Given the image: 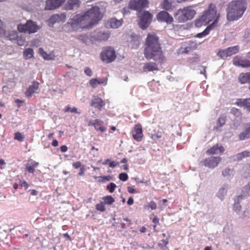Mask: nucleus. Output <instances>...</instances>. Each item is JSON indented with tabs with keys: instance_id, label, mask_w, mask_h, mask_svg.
<instances>
[{
	"instance_id": "72a5a7b5",
	"label": "nucleus",
	"mask_w": 250,
	"mask_h": 250,
	"mask_svg": "<svg viewBox=\"0 0 250 250\" xmlns=\"http://www.w3.org/2000/svg\"><path fill=\"white\" fill-rule=\"evenodd\" d=\"M239 80L241 83H250V72L240 74Z\"/></svg>"
},
{
	"instance_id": "ea45409f",
	"label": "nucleus",
	"mask_w": 250,
	"mask_h": 250,
	"mask_svg": "<svg viewBox=\"0 0 250 250\" xmlns=\"http://www.w3.org/2000/svg\"><path fill=\"white\" fill-rule=\"evenodd\" d=\"M96 208L97 210L100 211L101 212H104L105 211V207L104 204L103 202H101L100 203L97 204L96 205Z\"/></svg>"
},
{
	"instance_id": "13d9d810",
	"label": "nucleus",
	"mask_w": 250,
	"mask_h": 250,
	"mask_svg": "<svg viewBox=\"0 0 250 250\" xmlns=\"http://www.w3.org/2000/svg\"><path fill=\"white\" fill-rule=\"evenodd\" d=\"M55 56L53 53L47 54V56L45 58L46 60H55Z\"/></svg>"
},
{
	"instance_id": "bf43d9fd",
	"label": "nucleus",
	"mask_w": 250,
	"mask_h": 250,
	"mask_svg": "<svg viewBox=\"0 0 250 250\" xmlns=\"http://www.w3.org/2000/svg\"><path fill=\"white\" fill-rule=\"evenodd\" d=\"M39 53L41 56H42L43 59L45 60V58L46 57L48 53H47L45 51L43 50L42 48H40L39 49Z\"/></svg>"
},
{
	"instance_id": "2f4dec72",
	"label": "nucleus",
	"mask_w": 250,
	"mask_h": 250,
	"mask_svg": "<svg viewBox=\"0 0 250 250\" xmlns=\"http://www.w3.org/2000/svg\"><path fill=\"white\" fill-rule=\"evenodd\" d=\"M144 71H152L158 70L156 62H149L144 64L143 66Z\"/></svg>"
},
{
	"instance_id": "338daca9",
	"label": "nucleus",
	"mask_w": 250,
	"mask_h": 250,
	"mask_svg": "<svg viewBox=\"0 0 250 250\" xmlns=\"http://www.w3.org/2000/svg\"><path fill=\"white\" fill-rule=\"evenodd\" d=\"M61 151L62 152H65L67 151L68 148L67 146L65 145H62L60 147Z\"/></svg>"
},
{
	"instance_id": "864d4df0",
	"label": "nucleus",
	"mask_w": 250,
	"mask_h": 250,
	"mask_svg": "<svg viewBox=\"0 0 250 250\" xmlns=\"http://www.w3.org/2000/svg\"><path fill=\"white\" fill-rule=\"evenodd\" d=\"M230 113L236 116H239L240 114V111L238 109L234 107H233L231 109Z\"/></svg>"
},
{
	"instance_id": "774afa93",
	"label": "nucleus",
	"mask_w": 250,
	"mask_h": 250,
	"mask_svg": "<svg viewBox=\"0 0 250 250\" xmlns=\"http://www.w3.org/2000/svg\"><path fill=\"white\" fill-rule=\"evenodd\" d=\"M133 202H134V200H133V199L132 197H130L128 199V200L127 201V204L130 206V205H132L133 204Z\"/></svg>"
},
{
	"instance_id": "de8ad7c7",
	"label": "nucleus",
	"mask_w": 250,
	"mask_h": 250,
	"mask_svg": "<svg viewBox=\"0 0 250 250\" xmlns=\"http://www.w3.org/2000/svg\"><path fill=\"white\" fill-rule=\"evenodd\" d=\"M128 176L126 173H121L119 175V178L122 181H126L128 179Z\"/></svg>"
},
{
	"instance_id": "9d476101",
	"label": "nucleus",
	"mask_w": 250,
	"mask_h": 250,
	"mask_svg": "<svg viewBox=\"0 0 250 250\" xmlns=\"http://www.w3.org/2000/svg\"><path fill=\"white\" fill-rule=\"evenodd\" d=\"M148 0H130L129 3V9L139 11L148 6Z\"/></svg>"
},
{
	"instance_id": "5701e85b",
	"label": "nucleus",
	"mask_w": 250,
	"mask_h": 250,
	"mask_svg": "<svg viewBox=\"0 0 250 250\" xmlns=\"http://www.w3.org/2000/svg\"><path fill=\"white\" fill-rule=\"evenodd\" d=\"M80 5L79 0H68L64 8L66 10H70L78 8Z\"/></svg>"
},
{
	"instance_id": "473e14b6",
	"label": "nucleus",
	"mask_w": 250,
	"mask_h": 250,
	"mask_svg": "<svg viewBox=\"0 0 250 250\" xmlns=\"http://www.w3.org/2000/svg\"><path fill=\"white\" fill-rule=\"evenodd\" d=\"M222 175L228 179H231L234 175V170L233 168L226 167L222 171Z\"/></svg>"
},
{
	"instance_id": "f704fd0d",
	"label": "nucleus",
	"mask_w": 250,
	"mask_h": 250,
	"mask_svg": "<svg viewBox=\"0 0 250 250\" xmlns=\"http://www.w3.org/2000/svg\"><path fill=\"white\" fill-rule=\"evenodd\" d=\"M5 37L11 41H16V39L18 38V33L16 31H9L5 32Z\"/></svg>"
},
{
	"instance_id": "7c9ffc66",
	"label": "nucleus",
	"mask_w": 250,
	"mask_h": 250,
	"mask_svg": "<svg viewBox=\"0 0 250 250\" xmlns=\"http://www.w3.org/2000/svg\"><path fill=\"white\" fill-rule=\"evenodd\" d=\"M173 2L174 0H163L160 6L161 8L165 9V11H169L173 8Z\"/></svg>"
},
{
	"instance_id": "a211bd4d",
	"label": "nucleus",
	"mask_w": 250,
	"mask_h": 250,
	"mask_svg": "<svg viewBox=\"0 0 250 250\" xmlns=\"http://www.w3.org/2000/svg\"><path fill=\"white\" fill-rule=\"evenodd\" d=\"M90 105L101 110L104 106L105 102L101 98L97 96H94L91 100Z\"/></svg>"
},
{
	"instance_id": "a878e982",
	"label": "nucleus",
	"mask_w": 250,
	"mask_h": 250,
	"mask_svg": "<svg viewBox=\"0 0 250 250\" xmlns=\"http://www.w3.org/2000/svg\"><path fill=\"white\" fill-rule=\"evenodd\" d=\"M131 40L130 41L132 48H137L140 44L141 38L139 35L132 33L131 35Z\"/></svg>"
},
{
	"instance_id": "dca6fc26",
	"label": "nucleus",
	"mask_w": 250,
	"mask_h": 250,
	"mask_svg": "<svg viewBox=\"0 0 250 250\" xmlns=\"http://www.w3.org/2000/svg\"><path fill=\"white\" fill-rule=\"evenodd\" d=\"M133 138L138 142L142 140L143 137V131L142 126L140 124H137L134 127V130L132 131Z\"/></svg>"
},
{
	"instance_id": "c03bdc74",
	"label": "nucleus",
	"mask_w": 250,
	"mask_h": 250,
	"mask_svg": "<svg viewBox=\"0 0 250 250\" xmlns=\"http://www.w3.org/2000/svg\"><path fill=\"white\" fill-rule=\"evenodd\" d=\"M162 136V133L160 131H158L156 133L151 135V138L154 140H157L161 138Z\"/></svg>"
},
{
	"instance_id": "c85d7f7f",
	"label": "nucleus",
	"mask_w": 250,
	"mask_h": 250,
	"mask_svg": "<svg viewBox=\"0 0 250 250\" xmlns=\"http://www.w3.org/2000/svg\"><path fill=\"white\" fill-rule=\"evenodd\" d=\"M123 21L122 19L117 20L115 18H112L108 21V24L110 28L116 29L121 26Z\"/></svg>"
},
{
	"instance_id": "2eb2a0df",
	"label": "nucleus",
	"mask_w": 250,
	"mask_h": 250,
	"mask_svg": "<svg viewBox=\"0 0 250 250\" xmlns=\"http://www.w3.org/2000/svg\"><path fill=\"white\" fill-rule=\"evenodd\" d=\"M65 0H46L45 9L48 10L55 9L60 7Z\"/></svg>"
},
{
	"instance_id": "f257e3e1",
	"label": "nucleus",
	"mask_w": 250,
	"mask_h": 250,
	"mask_svg": "<svg viewBox=\"0 0 250 250\" xmlns=\"http://www.w3.org/2000/svg\"><path fill=\"white\" fill-rule=\"evenodd\" d=\"M144 56L147 60H153L160 63L163 62L165 57L156 34H148L145 44Z\"/></svg>"
},
{
	"instance_id": "9b49d317",
	"label": "nucleus",
	"mask_w": 250,
	"mask_h": 250,
	"mask_svg": "<svg viewBox=\"0 0 250 250\" xmlns=\"http://www.w3.org/2000/svg\"><path fill=\"white\" fill-rule=\"evenodd\" d=\"M239 50V46L236 45L228 47L226 49L220 50L217 53V55L222 59H225L228 57L231 56V55L238 53Z\"/></svg>"
},
{
	"instance_id": "e433bc0d",
	"label": "nucleus",
	"mask_w": 250,
	"mask_h": 250,
	"mask_svg": "<svg viewBox=\"0 0 250 250\" xmlns=\"http://www.w3.org/2000/svg\"><path fill=\"white\" fill-rule=\"evenodd\" d=\"M103 200H104V204L108 205H112L115 202V199L111 195L103 197Z\"/></svg>"
},
{
	"instance_id": "37998d69",
	"label": "nucleus",
	"mask_w": 250,
	"mask_h": 250,
	"mask_svg": "<svg viewBox=\"0 0 250 250\" xmlns=\"http://www.w3.org/2000/svg\"><path fill=\"white\" fill-rule=\"evenodd\" d=\"M156 208L157 205L155 202L153 201H150L146 207V209H149V208H151L152 210L155 209Z\"/></svg>"
},
{
	"instance_id": "cd10ccee",
	"label": "nucleus",
	"mask_w": 250,
	"mask_h": 250,
	"mask_svg": "<svg viewBox=\"0 0 250 250\" xmlns=\"http://www.w3.org/2000/svg\"><path fill=\"white\" fill-rule=\"evenodd\" d=\"M242 196H237L234 197V203L233 206V210L239 214L241 210V206L240 205V201L242 200Z\"/></svg>"
},
{
	"instance_id": "7ed1b4c3",
	"label": "nucleus",
	"mask_w": 250,
	"mask_h": 250,
	"mask_svg": "<svg viewBox=\"0 0 250 250\" xmlns=\"http://www.w3.org/2000/svg\"><path fill=\"white\" fill-rule=\"evenodd\" d=\"M216 17L217 11L216 7L211 4L208 10L205 11L202 16L194 21V25L196 27L206 26L215 19L217 20Z\"/></svg>"
},
{
	"instance_id": "423d86ee",
	"label": "nucleus",
	"mask_w": 250,
	"mask_h": 250,
	"mask_svg": "<svg viewBox=\"0 0 250 250\" xmlns=\"http://www.w3.org/2000/svg\"><path fill=\"white\" fill-rule=\"evenodd\" d=\"M40 29V26L31 20L27 21L25 24L20 23L17 26V29L20 32L28 34L35 33Z\"/></svg>"
},
{
	"instance_id": "e2e57ef3",
	"label": "nucleus",
	"mask_w": 250,
	"mask_h": 250,
	"mask_svg": "<svg viewBox=\"0 0 250 250\" xmlns=\"http://www.w3.org/2000/svg\"><path fill=\"white\" fill-rule=\"evenodd\" d=\"M127 191L130 193H137V190L131 187H127Z\"/></svg>"
},
{
	"instance_id": "603ef678",
	"label": "nucleus",
	"mask_w": 250,
	"mask_h": 250,
	"mask_svg": "<svg viewBox=\"0 0 250 250\" xmlns=\"http://www.w3.org/2000/svg\"><path fill=\"white\" fill-rule=\"evenodd\" d=\"M25 168L28 172L31 173H33L35 171L34 168L32 167V166L29 164H26L25 166Z\"/></svg>"
},
{
	"instance_id": "c9c22d12",
	"label": "nucleus",
	"mask_w": 250,
	"mask_h": 250,
	"mask_svg": "<svg viewBox=\"0 0 250 250\" xmlns=\"http://www.w3.org/2000/svg\"><path fill=\"white\" fill-rule=\"evenodd\" d=\"M250 195V182H249L247 185L245 186L242 191V194L239 196H242V198L243 197Z\"/></svg>"
},
{
	"instance_id": "b1692460",
	"label": "nucleus",
	"mask_w": 250,
	"mask_h": 250,
	"mask_svg": "<svg viewBox=\"0 0 250 250\" xmlns=\"http://www.w3.org/2000/svg\"><path fill=\"white\" fill-rule=\"evenodd\" d=\"M224 150L225 149L222 146L216 145L215 146H213L210 149H208L206 151V153L208 155L220 154L223 152Z\"/></svg>"
},
{
	"instance_id": "6e6d98bb",
	"label": "nucleus",
	"mask_w": 250,
	"mask_h": 250,
	"mask_svg": "<svg viewBox=\"0 0 250 250\" xmlns=\"http://www.w3.org/2000/svg\"><path fill=\"white\" fill-rule=\"evenodd\" d=\"M218 125L219 127H222L224 125H225L226 121L224 118L220 117L218 119Z\"/></svg>"
},
{
	"instance_id": "f8f14e48",
	"label": "nucleus",
	"mask_w": 250,
	"mask_h": 250,
	"mask_svg": "<svg viewBox=\"0 0 250 250\" xmlns=\"http://www.w3.org/2000/svg\"><path fill=\"white\" fill-rule=\"evenodd\" d=\"M221 161V158L219 157L211 156L205 159L202 163L206 167L214 168L218 166Z\"/></svg>"
},
{
	"instance_id": "1a4fd4ad",
	"label": "nucleus",
	"mask_w": 250,
	"mask_h": 250,
	"mask_svg": "<svg viewBox=\"0 0 250 250\" xmlns=\"http://www.w3.org/2000/svg\"><path fill=\"white\" fill-rule=\"evenodd\" d=\"M110 36V33L108 31L97 29L91 33L90 37L93 40L98 42L107 41Z\"/></svg>"
},
{
	"instance_id": "69168bd1",
	"label": "nucleus",
	"mask_w": 250,
	"mask_h": 250,
	"mask_svg": "<svg viewBox=\"0 0 250 250\" xmlns=\"http://www.w3.org/2000/svg\"><path fill=\"white\" fill-rule=\"evenodd\" d=\"M118 164V162H114V161L110 162L108 163L109 167H111V168L115 167Z\"/></svg>"
},
{
	"instance_id": "aec40b11",
	"label": "nucleus",
	"mask_w": 250,
	"mask_h": 250,
	"mask_svg": "<svg viewBox=\"0 0 250 250\" xmlns=\"http://www.w3.org/2000/svg\"><path fill=\"white\" fill-rule=\"evenodd\" d=\"M66 18V13H61L60 14H54L50 18V21L53 24L56 22H64Z\"/></svg>"
},
{
	"instance_id": "39448f33",
	"label": "nucleus",
	"mask_w": 250,
	"mask_h": 250,
	"mask_svg": "<svg viewBox=\"0 0 250 250\" xmlns=\"http://www.w3.org/2000/svg\"><path fill=\"white\" fill-rule=\"evenodd\" d=\"M196 14V11L192 6H188L178 9L174 14V17L179 23H184L192 19Z\"/></svg>"
},
{
	"instance_id": "ddd939ff",
	"label": "nucleus",
	"mask_w": 250,
	"mask_h": 250,
	"mask_svg": "<svg viewBox=\"0 0 250 250\" xmlns=\"http://www.w3.org/2000/svg\"><path fill=\"white\" fill-rule=\"evenodd\" d=\"M232 62L233 64L236 66L243 68L250 67V61L239 56L234 57Z\"/></svg>"
},
{
	"instance_id": "58836bf2",
	"label": "nucleus",
	"mask_w": 250,
	"mask_h": 250,
	"mask_svg": "<svg viewBox=\"0 0 250 250\" xmlns=\"http://www.w3.org/2000/svg\"><path fill=\"white\" fill-rule=\"evenodd\" d=\"M71 112L72 113H75L78 114H80L81 113V112L80 111H78V109L75 107H73V108H71L70 106L69 105H68L66 106L64 112Z\"/></svg>"
},
{
	"instance_id": "4d7b16f0",
	"label": "nucleus",
	"mask_w": 250,
	"mask_h": 250,
	"mask_svg": "<svg viewBox=\"0 0 250 250\" xmlns=\"http://www.w3.org/2000/svg\"><path fill=\"white\" fill-rule=\"evenodd\" d=\"M79 40L82 42L86 43L88 41V38L86 35H80L79 37Z\"/></svg>"
},
{
	"instance_id": "0eeeda50",
	"label": "nucleus",
	"mask_w": 250,
	"mask_h": 250,
	"mask_svg": "<svg viewBox=\"0 0 250 250\" xmlns=\"http://www.w3.org/2000/svg\"><path fill=\"white\" fill-rule=\"evenodd\" d=\"M116 58L115 51L111 46L104 47L100 53V59L103 62L107 63L113 62Z\"/></svg>"
},
{
	"instance_id": "f03ea898",
	"label": "nucleus",
	"mask_w": 250,
	"mask_h": 250,
	"mask_svg": "<svg viewBox=\"0 0 250 250\" xmlns=\"http://www.w3.org/2000/svg\"><path fill=\"white\" fill-rule=\"evenodd\" d=\"M246 0H234L229 3L227 8V19L229 21H237L247 9Z\"/></svg>"
},
{
	"instance_id": "6e6552de",
	"label": "nucleus",
	"mask_w": 250,
	"mask_h": 250,
	"mask_svg": "<svg viewBox=\"0 0 250 250\" xmlns=\"http://www.w3.org/2000/svg\"><path fill=\"white\" fill-rule=\"evenodd\" d=\"M138 17L139 18V25L140 27L145 30L146 29L152 20V15L147 11H144L140 12L138 14Z\"/></svg>"
},
{
	"instance_id": "a18cd8bd",
	"label": "nucleus",
	"mask_w": 250,
	"mask_h": 250,
	"mask_svg": "<svg viewBox=\"0 0 250 250\" xmlns=\"http://www.w3.org/2000/svg\"><path fill=\"white\" fill-rule=\"evenodd\" d=\"M15 41H16L18 45L22 46L24 44L25 39L22 37L18 36V38L16 39Z\"/></svg>"
},
{
	"instance_id": "412c9836",
	"label": "nucleus",
	"mask_w": 250,
	"mask_h": 250,
	"mask_svg": "<svg viewBox=\"0 0 250 250\" xmlns=\"http://www.w3.org/2000/svg\"><path fill=\"white\" fill-rule=\"evenodd\" d=\"M250 138V123L247 124L244 130L239 135L240 140H245Z\"/></svg>"
},
{
	"instance_id": "8fccbe9b",
	"label": "nucleus",
	"mask_w": 250,
	"mask_h": 250,
	"mask_svg": "<svg viewBox=\"0 0 250 250\" xmlns=\"http://www.w3.org/2000/svg\"><path fill=\"white\" fill-rule=\"evenodd\" d=\"M235 158L234 159V160L239 161L241 160L243 158H245V156H244L243 152H242L241 153H239L237 154L235 156Z\"/></svg>"
},
{
	"instance_id": "bb28decb",
	"label": "nucleus",
	"mask_w": 250,
	"mask_h": 250,
	"mask_svg": "<svg viewBox=\"0 0 250 250\" xmlns=\"http://www.w3.org/2000/svg\"><path fill=\"white\" fill-rule=\"evenodd\" d=\"M81 21V20H80L78 16H74L73 18L70 19L67 22V25L70 26L71 28L74 30L79 27Z\"/></svg>"
},
{
	"instance_id": "c756f323",
	"label": "nucleus",
	"mask_w": 250,
	"mask_h": 250,
	"mask_svg": "<svg viewBox=\"0 0 250 250\" xmlns=\"http://www.w3.org/2000/svg\"><path fill=\"white\" fill-rule=\"evenodd\" d=\"M229 186L227 184H224L219 189L217 196L221 200H223L226 195Z\"/></svg>"
},
{
	"instance_id": "4be33fe9",
	"label": "nucleus",
	"mask_w": 250,
	"mask_h": 250,
	"mask_svg": "<svg viewBox=\"0 0 250 250\" xmlns=\"http://www.w3.org/2000/svg\"><path fill=\"white\" fill-rule=\"evenodd\" d=\"M217 23V20L215 19L214 21L211 24L207 26V27L202 32L197 34L195 37L199 38H202L206 36L209 34L210 31L215 26V25Z\"/></svg>"
},
{
	"instance_id": "49530a36",
	"label": "nucleus",
	"mask_w": 250,
	"mask_h": 250,
	"mask_svg": "<svg viewBox=\"0 0 250 250\" xmlns=\"http://www.w3.org/2000/svg\"><path fill=\"white\" fill-rule=\"evenodd\" d=\"M24 138V136L22 135L20 132H16L15 133L14 138L16 140H17L20 142H22V141H23Z\"/></svg>"
},
{
	"instance_id": "0e129e2a",
	"label": "nucleus",
	"mask_w": 250,
	"mask_h": 250,
	"mask_svg": "<svg viewBox=\"0 0 250 250\" xmlns=\"http://www.w3.org/2000/svg\"><path fill=\"white\" fill-rule=\"evenodd\" d=\"M169 236H168V237H167V238L165 239H162L161 240V242L164 245L165 247H166L168 244V239H169Z\"/></svg>"
},
{
	"instance_id": "4c0bfd02",
	"label": "nucleus",
	"mask_w": 250,
	"mask_h": 250,
	"mask_svg": "<svg viewBox=\"0 0 250 250\" xmlns=\"http://www.w3.org/2000/svg\"><path fill=\"white\" fill-rule=\"evenodd\" d=\"M33 50L31 48H26L23 51V55L28 59L31 58L33 56Z\"/></svg>"
},
{
	"instance_id": "6ab92c4d",
	"label": "nucleus",
	"mask_w": 250,
	"mask_h": 250,
	"mask_svg": "<svg viewBox=\"0 0 250 250\" xmlns=\"http://www.w3.org/2000/svg\"><path fill=\"white\" fill-rule=\"evenodd\" d=\"M39 83L34 81L32 85H30L25 92V95L27 97H31L33 94L39 89Z\"/></svg>"
},
{
	"instance_id": "a19ab883",
	"label": "nucleus",
	"mask_w": 250,
	"mask_h": 250,
	"mask_svg": "<svg viewBox=\"0 0 250 250\" xmlns=\"http://www.w3.org/2000/svg\"><path fill=\"white\" fill-rule=\"evenodd\" d=\"M116 187V185L114 183H110L109 184L107 185L106 189L108 190L110 193H113Z\"/></svg>"
},
{
	"instance_id": "680f3d73",
	"label": "nucleus",
	"mask_w": 250,
	"mask_h": 250,
	"mask_svg": "<svg viewBox=\"0 0 250 250\" xmlns=\"http://www.w3.org/2000/svg\"><path fill=\"white\" fill-rule=\"evenodd\" d=\"M20 186L21 187L24 188L25 189H27L28 188V184L25 181H23V182L21 181Z\"/></svg>"
},
{
	"instance_id": "5fc2aeb1",
	"label": "nucleus",
	"mask_w": 250,
	"mask_h": 250,
	"mask_svg": "<svg viewBox=\"0 0 250 250\" xmlns=\"http://www.w3.org/2000/svg\"><path fill=\"white\" fill-rule=\"evenodd\" d=\"M84 72L86 75L89 77L91 76L93 74L92 70L88 67H86L85 68Z\"/></svg>"
},
{
	"instance_id": "f3484780",
	"label": "nucleus",
	"mask_w": 250,
	"mask_h": 250,
	"mask_svg": "<svg viewBox=\"0 0 250 250\" xmlns=\"http://www.w3.org/2000/svg\"><path fill=\"white\" fill-rule=\"evenodd\" d=\"M235 104L246 108L247 111L250 113V98L238 99L235 102Z\"/></svg>"
},
{
	"instance_id": "20e7f679",
	"label": "nucleus",
	"mask_w": 250,
	"mask_h": 250,
	"mask_svg": "<svg viewBox=\"0 0 250 250\" xmlns=\"http://www.w3.org/2000/svg\"><path fill=\"white\" fill-rule=\"evenodd\" d=\"M83 19L90 20L88 28H92L103 18V15L100 11V8L97 6H92L87 10L82 16Z\"/></svg>"
},
{
	"instance_id": "09e8293b",
	"label": "nucleus",
	"mask_w": 250,
	"mask_h": 250,
	"mask_svg": "<svg viewBox=\"0 0 250 250\" xmlns=\"http://www.w3.org/2000/svg\"><path fill=\"white\" fill-rule=\"evenodd\" d=\"M98 83H99V81L97 79H92L89 81V84L93 88H95Z\"/></svg>"
},
{
	"instance_id": "052dcab7",
	"label": "nucleus",
	"mask_w": 250,
	"mask_h": 250,
	"mask_svg": "<svg viewBox=\"0 0 250 250\" xmlns=\"http://www.w3.org/2000/svg\"><path fill=\"white\" fill-rule=\"evenodd\" d=\"M81 166L82 164L80 161H77L73 164V167L76 169L80 168L81 167Z\"/></svg>"
},
{
	"instance_id": "4468645a",
	"label": "nucleus",
	"mask_w": 250,
	"mask_h": 250,
	"mask_svg": "<svg viewBox=\"0 0 250 250\" xmlns=\"http://www.w3.org/2000/svg\"><path fill=\"white\" fill-rule=\"evenodd\" d=\"M157 20L161 22H165L167 24H171L173 21V17L166 11H162L157 15Z\"/></svg>"
},
{
	"instance_id": "393cba45",
	"label": "nucleus",
	"mask_w": 250,
	"mask_h": 250,
	"mask_svg": "<svg viewBox=\"0 0 250 250\" xmlns=\"http://www.w3.org/2000/svg\"><path fill=\"white\" fill-rule=\"evenodd\" d=\"M103 123V122L99 119H96L94 121H90L88 123V125H92L94 127L96 130H99L101 132L105 131L106 129L103 126L98 127V125H101Z\"/></svg>"
},
{
	"instance_id": "79ce46f5",
	"label": "nucleus",
	"mask_w": 250,
	"mask_h": 250,
	"mask_svg": "<svg viewBox=\"0 0 250 250\" xmlns=\"http://www.w3.org/2000/svg\"><path fill=\"white\" fill-rule=\"evenodd\" d=\"M94 178L95 179H97V178L102 179V180H98L99 182H104L105 181H109L111 180V177L109 175L99 176V177L95 176Z\"/></svg>"
},
{
	"instance_id": "3c124183",
	"label": "nucleus",
	"mask_w": 250,
	"mask_h": 250,
	"mask_svg": "<svg viewBox=\"0 0 250 250\" xmlns=\"http://www.w3.org/2000/svg\"><path fill=\"white\" fill-rule=\"evenodd\" d=\"M235 158L234 159V160L239 161L241 160L243 158H245V156H244L243 152H242L241 153H239L237 154L235 156Z\"/></svg>"
}]
</instances>
